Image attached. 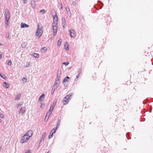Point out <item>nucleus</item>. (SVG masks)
<instances>
[{
	"label": "nucleus",
	"mask_w": 153,
	"mask_h": 153,
	"mask_svg": "<svg viewBox=\"0 0 153 153\" xmlns=\"http://www.w3.org/2000/svg\"><path fill=\"white\" fill-rule=\"evenodd\" d=\"M43 33L42 27L41 24H38L37 29L35 35L39 38L42 35Z\"/></svg>",
	"instance_id": "nucleus-1"
},
{
	"label": "nucleus",
	"mask_w": 153,
	"mask_h": 153,
	"mask_svg": "<svg viewBox=\"0 0 153 153\" xmlns=\"http://www.w3.org/2000/svg\"><path fill=\"white\" fill-rule=\"evenodd\" d=\"M30 138L25 134L21 137V139L20 140V143L21 144H23L24 143H27Z\"/></svg>",
	"instance_id": "nucleus-2"
},
{
	"label": "nucleus",
	"mask_w": 153,
	"mask_h": 153,
	"mask_svg": "<svg viewBox=\"0 0 153 153\" xmlns=\"http://www.w3.org/2000/svg\"><path fill=\"white\" fill-rule=\"evenodd\" d=\"M4 15L5 17V20H9L10 17V13L8 9L6 8L5 9Z\"/></svg>",
	"instance_id": "nucleus-3"
},
{
	"label": "nucleus",
	"mask_w": 153,
	"mask_h": 153,
	"mask_svg": "<svg viewBox=\"0 0 153 153\" xmlns=\"http://www.w3.org/2000/svg\"><path fill=\"white\" fill-rule=\"evenodd\" d=\"M57 22L54 23V22L52 24V30L53 33V35L55 36L56 35L57 30Z\"/></svg>",
	"instance_id": "nucleus-4"
},
{
	"label": "nucleus",
	"mask_w": 153,
	"mask_h": 153,
	"mask_svg": "<svg viewBox=\"0 0 153 153\" xmlns=\"http://www.w3.org/2000/svg\"><path fill=\"white\" fill-rule=\"evenodd\" d=\"M69 32L70 33V36L71 38H74L76 36V32L73 29H70Z\"/></svg>",
	"instance_id": "nucleus-5"
},
{
	"label": "nucleus",
	"mask_w": 153,
	"mask_h": 153,
	"mask_svg": "<svg viewBox=\"0 0 153 153\" xmlns=\"http://www.w3.org/2000/svg\"><path fill=\"white\" fill-rule=\"evenodd\" d=\"M25 134L30 138L33 135V132L32 130H30L27 131Z\"/></svg>",
	"instance_id": "nucleus-6"
},
{
	"label": "nucleus",
	"mask_w": 153,
	"mask_h": 153,
	"mask_svg": "<svg viewBox=\"0 0 153 153\" xmlns=\"http://www.w3.org/2000/svg\"><path fill=\"white\" fill-rule=\"evenodd\" d=\"M25 107H22L19 111V114H21L22 115L25 112Z\"/></svg>",
	"instance_id": "nucleus-7"
},
{
	"label": "nucleus",
	"mask_w": 153,
	"mask_h": 153,
	"mask_svg": "<svg viewBox=\"0 0 153 153\" xmlns=\"http://www.w3.org/2000/svg\"><path fill=\"white\" fill-rule=\"evenodd\" d=\"M51 112L50 111V110H48L47 113L45 118L44 120L45 121H46L48 120L49 118V116L51 114Z\"/></svg>",
	"instance_id": "nucleus-8"
},
{
	"label": "nucleus",
	"mask_w": 153,
	"mask_h": 153,
	"mask_svg": "<svg viewBox=\"0 0 153 153\" xmlns=\"http://www.w3.org/2000/svg\"><path fill=\"white\" fill-rule=\"evenodd\" d=\"M31 4L32 8L33 9L35 8L36 5L35 0H31Z\"/></svg>",
	"instance_id": "nucleus-9"
},
{
	"label": "nucleus",
	"mask_w": 153,
	"mask_h": 153,
	"mask_svg": "<svg viewBox=\"0 0 153 153\" xmlns=\"http://www.w3.org/2000/svg\"><path fill=\"white\" fill-rule=\"evenodd\" d=\"M61 75V71L60 70H58L57 75V79H60V76Z\"/></svg>",
	"instance_id": "nucleus-10"
},
{
	"label": "nucleus",
	"mask_w": 153,
	"mask_h": 153,
	"mask_svg": "<svg viewBox=\"0 0 153 153\" xmlns=\"http://www.w3.org/2000/svg\"><path fill=\"white\" fill-rule=\"evenodd\" d=\"M21 96V94L20 93H18L17 94L15 98V100H19L20 99Z\"/></svg>",
	"instance_id": "nucleus-11"
},
{
	"label": "nucleus",
	"mask_w": 153,
	"mask_h": 153,
	"mask_svg": "<svg viewBox=\"0 0 153 153\" xmlns=\"http://www.w3.org/2000/svg\"><path fill=\"white\" fill-rule=\"evenodd\" d=\"M62 27L64 28L66 25V21L64 17H62Z\"/></svg>",
	"instance_id": "nucleus-12"
},
{
	"label": "nucleus",
	"mask_w": 153,
	"mask_h": 153,
	"mask_svg": "<svg viewBox=\"0 0 153 153\" xmlns=\"http://www.w3.org/2000/svg\"><path fill=\"white\" fill-rule=\"evenodd\" d=\"M60 80L59 79H57L55 80L54 84L53 85H55V86H57L58 87V86L59 85V84L60 82Z\"/></svg>",
	"instance_id": "nucleus-13"
},
{
	"label": "nucleus",
	"mask_w": 153,
	"mask_h": 153,
	"mask_svg": "<svg viewBox=\"0 0 153 153\" xmlns=\"http://www.w3.org/2000/svg\"><path fill=\"white\" fill-rule=\"evenodd\" d=\"M29 26L28 25L25 23H22L21 25V28H24L25 27H29Z\"/></svg>",
	"instance_id": "nucleus-14"
},
{
	"label": "nucleus",
	"mask_w": 153,
	"mask_h": 153,
	"mask_svg": "<svg viewBox=\"0 0 153 153\" xmlns=\"http://www.w3.org/2000/svg\"><path fill=\"white\" fill-rule=\"evenodd\" d=\"M68 100H67L66 99H65V98H64L62 101V103H63V105H65L68 104Z\"/></svg>",
	"instance_id": "nucleus-15"
},
{
	"label": "nucleus",
	"mask_w": 153,
	"mask_h": 153,
	"mask_svg": "<svg viewBox=\"0 0 153 153\" xmlns=\"http://www.w3.org/2000/svg\"><path fill=\"white\" fill-rule=\"evenodd\" d=\"M45 95L44 94H42V95L39 97V101H42L43 99L44 98Z\"/></svg>",
	"instance_id": "nucleus-16"
},
{
	"label": "nucleus",
	"mask_w": 153,
	"mask_h": 153,
	"mask_svg": "<svg viewBox=\"0 0 153 153\" xmlns=\"http://www.w3.org/2000/svg\"><path fill=\"white\" fill-rule=\"evenodd\" d=\"M9 20H5V25L6 28H7L9 27Z\"/></svg>",
	"instance_id": "nucleus-17"
},
{
	"label": "nucleus",
	"mask_w": 153,
	"mask_h": 153,
	"mask_svg": "<svg viewBox=\"0 0 153 153\" xmlns=\"http://www.w3.org/2000/svg\"><path fill=\"white\" fill-rule=\"evenodd\" d=\"M57 86L55 85H53L52 90L51 94H53L54 93L55 91L57 89Z\"/></svg>",
	"instance_id": "nucleus-18"
},
{
	"label": "nucleus",
	"mask_w": 153,
	"mask_h": 153,
	"mask_svg": "<svg viewBox=\"0 0 153 153\" xmlns=\"http://www.w3.org/2000/svg\"><path fill=\"white\" fill-rule=\"evenodd\" d=\"M64 47H65V49L68 51L69 50V48H68V44L67 42H66L65 44L64 45Z\"/></svg>",
	"instance_id": "nucleus-19"
},
{
	"label": "nucleus",
	"mask_w": 153,
	"mask_h": 153,
	"mask_svg": "<svg viewBox=\"0 0 153 153\" xmlns=\"http://www.w3.org/2000/svg\"><path fill=\"white\" fill-rule=\"evenodd\" d=\"M62 41V39L60 38L59 39V40L57 43V46H60L61 45V43Z\"/></svg>",
	"instance_id": "nucleus-20"
},
{
	"label": "nucleus",
	"mask_w": 153,
	"mask_h": 153,
	"mask_svg": "<svg viewBox=\"0 0 153 153\" xmlns=\"http://www.w3.org/2000/svg\"><path fill=\"white\" fill-rule=\"evenodd\" d=\"M4 86L6 88H8L9 87V84L6 82H4Z\"/></svg>",
	"instance_id": "nucleus-21"
},
{
	"label": "nucleus",
	"mask_w": 153,
	"mask_h": 153,
	"mask_svg": "<svg viewBox=\"0 0 153 153\" xmlns=\"http://www.w3.org/2000/svg\"><path fill=\"white\" fill-rule=\"evenodd\" d=\"M58 20V18L57 16L56 15H55L54 16V23L57 22V21Z\"/></svg>",
	"instance_id": "nucleus-22"
},
{
	"label": "nucleus",
	"mask_w": 153,
	"mask_h": 153,
	"mask_svg": "<svg viewBox=\"0 0 153 153\" xmlns=\"http://www.w3.org/2000/svg\"><path fill=\"white\" fill-rule=\"evenodd\" d=\"M73 94H69L66 95L65 98L67 99V100H68V99Z\"/></svg>",
	"instance_id": "nucleus-23"
},
{
	"label": "nucleus",
	"mask_w": 153,
	"mask_h": 153,
	"mask_svg": "<svg viewBox=\"0 0 153 153\" xmlns=\"http://www.w3.org/2000/svg\"><path fill=\"white\" fill-rule=\"evenodd\" d=\"M60 123V120L58 118V121H57V124H56V127L57 128H58V127L59 126Z\"/></svg>",
	"instance_id": "nucleus-24"
},
{
	"label": "nucleus",
	"mask_w": 153,
	"mask_h": 153,
	"mask_svg": "<svg viewBox=\"0 0 153 153\" xmlns=\"http://www.w3.org/2000/svg\"><path fill=\"white\" fill-rule=\"evenodd\" d=\"M27 45V43L25 42L23 43L22 45V47L23 48H25Z\"/></svg>",
	"instance_id": "nucleus-25"
},
{
	"label": "nucleus",
	"mask_w": 153,
	"mask_h": 153,
	"mask_svg": "<svg viewBox=\"0 0 153 153\" xmlns=\"http://www.w3.org/2000/svg\"><path fill=\"white\" fill-rule=\"evenodd\" d=\"M57 129V128L56 127L54 128H53L51 131V132L52 133H53V134L55 133L56 132V131Z\"/></svg>",
	"instance_id": "nucleus-26"
},
{
	"label": "nucleus",
	"mask_w": 153,
	"mask_h": 153,
	"mask_svg": "<svg viewBox=\"0 0 153 153\" xmlns=\"http://www.w3.org/2000/svg\"><path fill=\"white\" fill-rule=\"evenodd\" d=\"M70 78L68 76H67L66 78H65L63 80V83L64 82H67L68 81V79H69Z\"/></svg>",
	"instance_id": "nucleus-27"
},
{
	"label": "nucleus",
	"mask_w": 153,
	"mask_h": 153,
	"mask_svg": "<svg viewBox=\"0 0 153 153\" xmlns=\"http://www.w3.org/2000/svg\"><path fill=\"white\" fill-rule=\"evenodd\" d=\"M0 76H1V77H2V78H3V79H7V77L5 75H4V74L2 75L1 73H0Z\"/></svg>",
	"instance_id": "nucleus-28"
},
{
	"label": "nucleus",
	"mask_w": 153,
	"mask_h": 153,
	"mask_svg": "<svg viewBox=\"0 0 153 153\" xmlns=\"http://www.w3.org/2000/svg\"><path fill=\"white\" fill-rule=\"evenodd\" d=\"M66 10L67 13L68 14L69 13L70 14V9L68 7L67 8V7H66Z\"/></svg>",
	"instance_id": "nucleus-29"
},
{
	"label": "nucleus",
	"mask_w": 153,
	"mask_h": 153,
	"mask_svg": "<svg viewBox=\"0 0 153 153\" xmlns=\"http://www.w3.org/2000/svg\"><path fill=\"white\" fill-rule=\"evenodd\" d=\"M46 135V133L45 132L44 133L42 136V138L44 140L45 139Z\"/></svg>",
	"instance_id": "nucleus-30"
},
{
	"label": "nucleus",
	"mask_w": 153,
	"mask_h": 153,
	"mask_svg": "<svg viewBox=\"0 0 153 153\" xmlns=\"http://www.w3.org/2000/svg\"><path fill=\"white\" fill-rule=\"evenodd\" d=\"M53 133L50 132V134H49V135L48 136V138L49 139H50V138H51L53 136Z\"/></svg>",
	"instance_id": "nucleus-31"
},
{
	"label": "nucleus",
	"mask_w": 153,
	"mask_h": 153,
	"mask_svg": "<svg viewBox=\"0 0 153 153\" xmlns=\"http://www.w3.org/2000/svg\"><path fill=\"white\" fill-rule=\"evenodd\" d=\"M30 64V62H28L26 64V66H25V67H28Z\"/></svg>",
	"instance_id": "nucleus-32"
},
{
	"label": "nucleus",
	"mask_w": 153,
	"mask_h": 153,
	"mask_svg": "<svg viewBox=\"0 0 153 153\" xmlns=\"http://www.w3.org/2000/svg\"><path fill=\"white\" fill-rule=\"evenodd\" d=\"M55 105V104H53V105H51L50 107L52 109V110H53L54 108Z\"/></svg>",
	"instance_id": "nucleus-33"
},
{
	"label": "nucleus",
	"mask_w": 153,
	"mask_h": 153,
	"mask_svg": "<svg viewBox=\"0 0 153 153\" xmlns=\"http://www.w3.org/2000/svg\"><path fill=\"white\" fill-rule=\"evenodd\" d=\"M12 64V62L11 61L9 60L8 61V62L7 63V64L8 65L10 66Z\"/></svg>",
	"instance_id": "nucleus-34"
},
{
	"label": "nucleus",
	"mask_w": 153,
	"mask_h": 153,
	"mask_svg": "<svg viewBox=\"0 0 153 153\" xmlns=\"http://www.w3.org/2000/svg\"><path fill=\"white\" fill-rule=\"evenodd\" d=\"M34 56L35 57L37 58L39 57V54L37 53H34Z\"/></svg>",
	"instance_id": "nucleus-35"
},
{
	"label": "nucleus",
	"mask_w": 153,
	"mask_h": 153,
	"mask_svg": "<svg viewBox=\"0 0 153 153\" xmlns=\"http://www.w3.org/2000/svg\"><path fill=\"white\" fill-rule=\"evenodd\" d=\"M23 102H22V103H19V104H18L17 105V107H19V106H21V105H23Z\"/></svg>",
	"instance_id": "nucleus-36"
},
{
	"label": "nucleus",
	"mask_w": 153,
	"mask_h": 153,
	"mask_svg": "<svg viewBox=\"0 0 153 153\" xmlns=\"http://www.w3.org/2000/svg\"><path fill=\"white\" fill-rule=\"evenodd\" d=\"M63 64L65 66H67L69 64V62H64Z\"/></svg>",
	"instance_id": "nucleus-37"
},
{
	"label": "nucleus",
	"mask_w": 153,
	"mask_h": 153,
	"mask_svg": "<svg viewBox=\"0 0 153 153\" xmlns=\"http://www.w3.org/2000/svg\"><path fill=\"white\" fill-rule=\"evenodd\" d=\"M44 105H45L44 104H42V103H41V108H44Z\"/></svg>",
	"instance_id": "nucleus-38"
},
{
	"label": "nucleus",
	"mask_w": 153,
	"mask_h": 153,
	"mask_svg": "<svg viewBox=\"0 0 153 153\" xmlns=\"http://www.w3.org/2000/svg\"><path fill=\"white\" fill-rule=\"evenodd\" d=\"M25 153H30V150H27Z\"/></svg>",
	"instance_id": "nucleus-39"
},
{
	"label": "nucleus",
	"mask_w": 153,
	"mask_h": 153,
	"mask_svg": "<svg viewBox=\"0 0 153 153\" xmlns=\"http://www.w3.org/2000/svg\"><path fill=\"white\" fill-rule=\"evenodd\" d=\"M42 49L43 50L45 51H46L47 50L46 48L45 47L43 48Z\"/></svg>",
	"instance_id": "nucleus-40"
},
{
	"label": "nucleus",
	"mask_w": 153,
	"mask_h": 153,
	"mask_svg": "<svg viewBox=\"0 0 153 153\" xmlns=\"http://www.w3.org/2000/svg\"><path fill=\"white\" fill-rule=\"evenodd\" d=\"M24 1V3L25 4H26L27 1V0H23Z\"/></svg>",
	"instance_id": "nucleus-41"
},
{
	"label": "nucleus",
	"mask_w": 153,
	"mask_h": 153,
	"mask_svg": "<svg viewBox=\"0 0 153 153\" xmlns=\"http://www.w3.org/2000/svg\"><path fill=\"white\" fill-rule=\"evenodd\" d=\"M78 73L79 74L81 73V70L80 69H79L78 71Z\"/></svg>",
	"instance_id": "nucleus-42"
},
{
	"label": "nucleus",
	"mask_w": 153,
	"mask_h": 153,
	"mask_svg": "<svg viewBox=\"0 0 153 153\" xmlns=\"http://www.w3.org/2000/svg\"><path fill=\"white\" fill-rule=\"evenodd\" d=\"M76 2H74V1L73 2V4L75 6L76 4Z\"/></svg>",
	"instance_id": "nucleus-43"
},
{
	"label": "nucleus",
	"mask_w": 153,
	"mask_h": 153,
	"mask_svg": "<svg viewBox=\"0 0 153 153\" xmlns=\"http://www.w3.org/2000/svg\"><path fill=\"white\" fill-rule=\"evenodd\" d=\"M45 10H42L40 11V12H42L43 13H45Z\"/></svg>",
	"instance_id": "nucleus-44"
},
{
	"label": "nucleus",
	"mask_w": 153,
	"mask_h": 153,
	"mask_svg": "<svg viewBox=\"0 0 153 153\" xmlns=\"http://www.w3.org/2000/svg\"><path fill=\"white\" fill-rule=\"evenodd\" d=\"M53 110H52V109L51 108V107H50V108L49 110H50V111L51 112H52V111H53Z\"/></svg>",
	"instance_id": "nucleus-45"
},
{
	"label": "nucleus",
	"mask_w": 153,
	"mask_h": 153,
	"mask_svg": "<svg viewBox=\"0 0 153 153\" xmlns=\"http://www.w3.org/2000/svg\"><path fill=\"white\" fill-rule=\"evenodd\" d=\"M0 116L1 118H3L4 117V116H3V115L2 114H0Z\"/></svg>",
	"instance_id": "nucleus-46"
},
{
	"label": "nucleus",
	"mask_w": 153,
	"mask_h": 153,
	"mask_svg": "<svg viewBox=\"0 0 153 153\" xmlns=\"http://www.w3.org/2000/svg\"><path fill=\"white\" fill-rule=\"evenodd\" d=\"M22 79L23 80V79H26V80H27V79L26 77L23 78Z\"/></svg>",
	"instance_id": "nucleus-47"
},
{
	"label": "nucleus",
	"mask_w": 153,
	"mask_h": 153,
	"mask_svg": "<svg viewBox=\"0 0 153 153\" xmlns=\"http://www.w3.org/2000/svg\"><path fill=\"white\" fill-rule=\"evenodd\" d=\"M2 54H0V59H1L2 58Z\"/></svg>",
	"instance_id": "nucleus-48"
},
{
	"label": "nucleus",
	"mask_w": 153,
	"mask_h": 153,
	"mask_svg": "<svg viewBox=\"0 0 153 153\" xmlns=\"http://www.w3.org/2000/svg\"><path fill=\"white\" fill-rule=\"evenodd\" d=\"M79 74H78V75H77V76H76V79H77V78H78L79 77Z\"/></svg>",
	"instance_id": "nucleus-49"
},
{
	"label": "nucleus",
	"mask_w": 153,
	"mask_h": 153,
	"mask_svg": "<svg viewBox=\"0 0 153 153\" xmlns=\"http://www.w3.org/2000/svg\"><path fill=\"white\" fill-rule=\"evenodd\" d=\"M2 45H3L2 44L0 43V46H2Z\"/></svg>",
	"instance_id": "nucleus-50"
},
{
	"label": "nucleus",
	"mask_w": 153,
	"mask_h": 153,
	"mask_svg": "<svg viewBox=\"0 0 153 153\" xmlns=\"http://www.w3.org/2000/svg\"><path fill=\"white\" fill-rule=\"evenodd\" d=\"M42 140H43L42 138L41 140H40V143H41Z\"/></svg>",
	"instance_id": "nucleus-51"
},
{
	"label": "nucleus",
	"mask_w": 153,
	"mask_h": 153,
	"mask_svg": "<svg viewBox=\"0 0 153 153\" xmlns=\"http://www.w3.org/2000/svg\"><path fill=\"white\" fill-rule=\"evenodd\" d=\"M60 8H61V9H62V5H61V7H60Z\"/></svg>",
	"instance_id": "nucleus-52"
},
{
	"label": "nucleus",
	"mask_w": 153,
	"mask_h": 153,
	"mask_svg": "<svg viewBox=\"0 0 153 153\" xmlns=\"http://www.w3.org/2000/svg\"><path fill=\"white\" fill-rule=\"evenodd\" d=\"M128 134V133H127L126 134V137L127 138V135Z\"/></svg>",
	"instance_id": "nucleus-53"
},
{
	"label": "nucleus",
	"mask_w": 153,
	"mask_h": 153,
	"mask_svg": "<svg viewBox=\"0 0 153 153\" xmlns=\"http://www.w3.org/2000/svg\"><path fill=\"white\" fill-rule=\"evenodd\" d=\"M1 146H0V150H1Z\"/></svg>",
	"instance_id": "nucleus-54"
},
{
	"label": "nucleus",
	"mask_w": 153,
	"mask_h": 153,
	"mask_svg": "<svg viewBox=\"0 0 153 153\" xmlns=\"http://www.w3.org/2000/svg\"><path fill=\"white\" fill-rule=\"evenodd\" d=\"M1 122V120L0 119V123Z\"/></svg>",
	"instance_id": "nucleus-55"
},
{
	"label": "nucleus",
	"mask_w": 153,
	"mask_h": 153,
	"mask_svg": "<svg viewBox=\"0 0 153 153\" xmlns=\"http://www.w3.org/2000/svg\"><path fill=\"white\" fill-rule=\"evenodd\" d=\"M7 38H9V36H7Z\"/></svg>",
	"instance_id": "nucleus-56"
},
{
	"label": "nucleus",
	"mask_w": 153,
	"mask_h": 153,
	"mask_svg": "<svg viewBox=\"0 0 153 153\" xmlns=\"http://www.w3.org/2000/svg\"><path fill=\"white\" fill-rule=\"evenodd\" d=\"M7 38H9V36H7Z\"/></svg>",
	"instance_id": "nucleus-57"
},
{
	"label": "nucleus",
	"mask_w": 153,
	"mask_h": 153,
	"mask_svg": "<svg viewBox=\"0 0 153 153\" xmlns=\"http://www.w3.org/2000/svg\"><path fill=\"white\" fill-rule=\"evenodd\" d=\"M53 104H55L54 102H53Z\"/></svg>",
	"instance_id": "nucleus-58"
}]
</instances>
